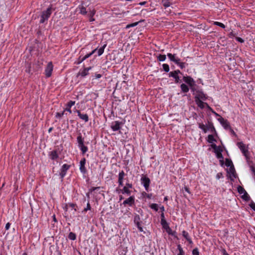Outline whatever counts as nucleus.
<instances>
[{"label":"nucleus","instance_id":"obj_1","mask_svg":"<svg viewBox=\"0 0 255 255\" xmlns=\"http://www.w3.org/2000/svg\"><path fill=\"white\" fill-rule=\"evenodd\" d=\"M53 10L54 9L52 8V7L50 6L48 7L46 10L42 11L40 16L41 19L40 20V23H43L46 20H47L50 17Z\"/></svg>","mask_w":255,"mask_h":255},{"label":"nucleus","instance_id":"obj_2","mask_svg":"<svg viewBox=\"0 0 255 255\" xmlns=\"http://www.w3.org/2000/svg\"><path fill=\"white\" fill-rule=\"evenodd\" d=\"M237 144L246 157L248 158L249 151L246 145L243 142H239Z\"/></svg>","mask_w":255,"mask_h":255},{"label":"nucleus","instance_id":"obj_3","mask_svg":"<svg viewBox=\"0 0 255 255\" xmlns=\"http://www.w3.org/2000/svg\"><path fill=\"white\" fill-rule=\"evenodd\" d=\"M227 171L231 180L234 181V179L236 178L237 176L234 166H231Z\"/></svg>","mask_w":255,"mask_h":255},{"label":"nucleus","instance_id":"obj_4","mask_svg":"<svg viewBox=\"0 0 255 255\" xmlns=\"http://www.w3.org/2000/svg\"><path fill=\"white\" fill-rule=\"evenodd\" d=\"M53 71V65L51 62L48 63L45 69V75L47 77L51 76Z\"/></svg>","mask_w":255,"mask_h":255},{"label":"nucleus","instance_id":"obj_5","mask_svg":"<svg viewBox=\"0 0 255 255\" xmlns=\"http://www.w3.org/2000/svg\"><path fill=\"white\" fill-rule=\"evenodd\" d=\"M142 183L143 184V186L145 187V190L147 191L148 189L149 183H150V179L149 178L146 176H143L141 178Z\"/></svg>","mask_w":255,"mask_h":255},{"label":"nucleus","instance_id":"obj_6","mask_svg":"<svg viewBox=\"0 0 255 255\" xmlns=\"http://www.w3.org/2000/svg\"><path fill=\"white\" fill-rule=\"evenodd\" d=\"M218 121L220 122L221 125L224 127L225 129L230 128V126L229 123L227 120L224 119L222 117H220L218 119Z\"/></svg>","mask_w":255,"mask_h":255},{"label":"nucleus","instance_id":"obj_7","mask_svg":"<svg viewBox=\"0 0 255 255\" xmlns=\"http://www.w3.org/2000/svg\"><path fill=\"white\" fill-rule=\"evenodd\" d=\"M125 174L123 171L120 172L119 174L118 183L119 185L122 186L123 185V179Z\"/></svg>","mask_w":255,"mask_h":255},{"label":"nucleus","instance_id":"obj_8","mask_svg":"<svg viewBox=\"0 0 255 255\" xmlns=\"http://www.w3.org/2000/svg\"><path fill=\"white\" fill-rule=\"evenodd\" d=\"M69 165H68L67 164H64L62 166V170L60 173V175L62 178H63L65 175L66 174V171L69 169Z\"/></svg>","mask_w":255,"mask_h":255},{"label":"nucleus","instance_id":"obj_9","mask_svg":"<svg viewBox=\"0 0 255 255\" xmlns=\"http://www.w3.org/2000/svg\"><path fill=\"white\" fill-rule=\"evenodd\" d=\"M167 56L169 57V58L170 59V60L171 61L174 62L176 64H179V63L180 59H177V58H175L174 54L172 55L171 53H168L167 54Z\"/></svg>","mask_w":255,"mask_h":255},{"label":"nucleus","instance_id":"obj_10","mask_svg":"<svg viewBox=\"0 0 255 255\" xmlns=\"http://www.w3.org/2000/svg\"><path fill=\"white\" fill-rule=\"evenodd\" d=\"M77 113H78V116L83 120H84L85 122H88L89 118L87 114H81L79 111H77Z\"/></svg>","mask_w":255,"mask_h":255},{"label":"nucleus","instance_id":"obj_11","mask_svg":"<svg viewBox=\"0 0 255 255\" xmlns=\"http://www.w3.org/2000/svg\"><path fill=\"white\" fill-rule=\"evenodd\" d=\"M85 163H86L85 158H83L80 161V169L81 171L83 173H85V172H86V169L85 167Z\"/></svg>","mask_w":255,"mask_h":255},{"label":"nucleus","instance_id":"obj_12","mask_svg":"<svg viewBox=\"0 0 255 255\" xmlns=\"http://www.w3.org/2000/svg\"><path fill=\"white\" fill-rule=\"evenodd\" d=\"M134 203V198L132 196H130L126 200H125L123 202V204H128L131 206Z\"/></svg>","mask_w":255,"mask_h":255},{"label":"nucleus","instance_id":"obj_13","mask_svg":"<svg viewBox=\"0 0 255 255\" xmlns=\"http://www.w3.org/2000/svg\"><path fill=\"white\" fill-rule=\"evenodd\" d=\"M222 149L221 147H219V149H217L216 150H215V152L216 154V156L219 159H223V156L222 154Z\"/></svg>","mask_w":255,"mask_h":255},{"label":"nucleus","instance_id":"obj_14","mask_svg":"<svg viewBox=\"0 0 255 255\" xmlns=\"http://www.w3.org/2000/svg\"><path fill=\"white\" fill-rule=\"evenodd\" d=\"M75 102L74 101H70L67 104V107L65 109V111H67L70 113H71V110H70L71 107L75 104Z\"/></svg>","mask_w":255,"mask_h":255},{"label":"nucleus","instance_id":"obj_15","mask_svg":"<svg viewBox=\"0 0 255 255\" xmlns=\"http://www.w3.org/2000/svg\"><path fill=\"white\" fill-rule=\"evenodd\" d=\"M120 123L119 122H115V124L111 126V128L114 131L118 130L120 128Z\"/></svg>","mask_w":255,"mask_h":255},{"label":"nucleus","instance_id":"obj_16","mask_svg":"<svg viewBox=\"0 0 255 255\" xmlns=\"http://www.w3.org/2000/svg\"><path fill=\"white\" fill-rule=\"evenodd\" d=\"M184 81L188 84L192 86V83L193 82V79L190 77H184Z\"/></svg>","mask_w":255,"mask_h":255},{"label":"nucleus","instance_id":"obj_17","mask_svg":"<svg viewBox=\"0 0 255 255\" xmlns=\"http://www.w3.org/2000/svg\"><path fill=\"white\" fill-rule=\"evenodd\" d=\"M97 50V49H94V50H93L92 51V52H91L89 54H86L84 57L82 58V59L80 61H79L77 63L79 64H80L82 62H83L84 60H85L86 59L88 58V57H89L91 55H92Z\"/></svg>","mask_w":255,"mask_h":255},{"label":"nucleus","instance_id":"obj_18","mask_svg":"<svg viewBox=\"0 0 255 255\" xmlns=\"http://www.w3.org/2000/svg\"><path fill=\"white\" fill-rule=\"evenodd\" d=\"M161 224L162 225L163 227L166 230L168 229L169 230H171L169 228L168 224L165 219H161Z\"/></svg>","mask_w":255,"mask_h":255},{"label":"nucleus","instance_id":"obj_19","mask_svg":"<svg viewBox=\"0 0 255 255\" xmlns=\"http://www.w3.org/2000/svg\"><path fill=\"white\" fill-rule=\"evenodd\" d=\"M182 235L184 236V237L189 242V243L190 244H192V242L191 240L189 237V235H188V233L187 232H186L185 231H183L182 232Z\"/></svg>","mask_w":255,"mask_h":255},{"label":"nucleus","instance_id":"obj_20","mask_svg":"<svg viewBox=\"0 0 255 255\" xmlns=\"http://www.w3.org/2000/svg\"><path fill=\"white\" fill-rule=\"evenodd\" d=\"M196 102L198 104V106L201 108H203L204 107V103L201 100H200L198 97H196Z\"/></svg>","mask_w":255,"mask_h":255},{"label":"nucleus","instance_id":"obj_21","mask_svg":"<svg viewBox=\"0 0 255 255\" xmlns=\"http://www.w3.org/2000/svg\"><path fill=\"white\" fill-rule=\"evenodd\" d=\"M181 88L183 92L187 93L189 91L188 86L185 84H182L181 85Z\"/></svg>","mask_w":255,"mask_h":255},{"label":"nucleus","instance_id":"obj_22","mask_svg":"<svg viewBox=\"0 0 255 255\" xmlns=\"http://www.w3.org/2000/svg\"><path fill=\"white\" fill-rule=\"evenodd\" d=\"M106 46H107V44H105L102 47H101L100 48H99L98 49V53L99 56L101 55L103 53L104 49L105 48V47Z\"/></svg>","mask_w":255,"mask_h":255},{"label":"nucleus","instance_id":"obj_23","mask_svg":"<svg viewBox=\"0 0 255 255\" xmlns=\"http://www.w3.org/2000/svg\"><path fill=\"white\" fill-rule=\"evenodd\" d=\"M91 67L84 69V70L80 74L82 76L84 77L88 74V71L91 69Z\"/></svg>","mask_w":255,"mask_h":255},{"label":"nucleus","instance_id":"obj_24","mask_svg":"<svg viewBox=\"0 0 255 255\" xmlns=\"http://www.w3.org/2000/svg\"><path fill=\"white\" fill-rule=\"evenodd\" d=\"M225 165L229 167H230L231 166H234L233 163L232 161H231V160L228 159V158H227L226 159Z\"/></svg>","mask_w":255,"mask_h":255},{"label":"nucleus","instance_id":"obj_25","mask_svg":"<svg viewBox=\"0 0 255 255\" xmlns=\"http://www.w3.org/2000/svg\"><path fill=\"white\" fill-rule=\"evenodd\" d=\"M179 73H180V71H179V70L174 71L173 72H171L169 73V76L175 78L176 77V76L178 75V74Z\"/></svg>","mask_w":255,"mask_h":255},{"label":"nucleus","instance_id":"obj_26","mask_svg":"<svg viewBox=\"0 0 255 255\" xmlns=\"http://www.w3.org/2000/svg\"><path fill=\"white\" fill-rule=\"evenodd\" d=\"M237 189H238V192L240 194H243L244 193H245V192H246V190L244 189V188L243 187H242V186H239L237 188Z\"/></svg>","mask_w":255,"mask_h":255},{"label":"nucleus","instance_id":"obj_27","mask_svg":"<svg viewBox=\"0 0 255 255\" xmlns=\"http://www.w3.org/2000/svg\"><path fill=\"white\" fill-rule=\"evenodd\" d=\"M162 4L163 5V6L165 7H169L170 6V5H171V3L168 0H163L162 1Z\"/></svg>","mask_w":255,"mask_h":255},{"label":"nucleus","instance_id":"obj_28","mask_svg":"<svg viewBox=\"0 0 255 255\" xmlns=\"http://www.w3.org/2000/svg\"><path fill=\"white\" fill-rule=\"evenodd\" d=\"M242 198L245 201H248L250 200V196L248 194L247 192H245L242 195Z\"/></svg>","mask_w":255,"mask_h":255},{"label":"nucleus","instance_id":"obj_29","mask_svg":"<svg viewBox=\"0 0 255 255\" xmlns=\"http://www.w3.org/2000/svg\"><path fill=\"white\" fill-rule=\"evenodd\" d=\"M80 9V13L82 14H86L87 12V11H86V8L83 6V5H81L80 7H79Z\"/></svg>","mask_w":255,"mask_h":255},{"label":"nucleus","instance_id":"obj_30","mask_svg":"<svg viewBox=\"0 0 255 255\" xmlns=\"http://www.w3.org/2000/svg\"><path fill=\"white\" fill-rule=\"evenodd\" d=\"M207 129H211V130L213 132V131H215V128H214L213 125L212 124H209L207 127Z\"/></svg>","mask_w":255,"mask_h":255},{"label":"nucleus","instance_id":"obj_31","mask_svg":"<svg viewBox=\"0 0 255 255\" xmlns=\"http://www.w3.org/2000/svg\"><path fill=\"white\" fill-rule=\"evenodd\" d=\"M51 158L52 159H56V158H57L58 155H57L56 151H52L51 153Z\"/></svg>","mask_w":255,"mask_h":255},{"label":"nucleus","instance_id":"obj_32","mask_svg":"<svg viewBox=\"0 0 255 255\" xmlns=\"http://www.w3.org/2000/svg\"><path fill=\"white\" fill-rule=\"evenodd\" d=\"M157 58L160 61H163L166 59V55L160 54L158 56Z\"/></svg>","mask_w":255,"mask_h":255},{"label":"nucleus","instance_id":"obj_33","mask_svg":"<svg viewBox=\"0 0 255 255\" xmlns=\"http://www.w3.org/2000/svg\"><path fill=\"white\" fill-rule=\"evenodd\" d=\"M69 238L72 240H75L76 239V235L72 232H70L69 234Z\"/></svg>","mask_w":255,"mask_h":255},{"label":"nucleus","instance_id":"obj_34","mask_svg":"<svg viewBox=\"0 0 255 255\" xmlns=\"http://www.w3.org/2000/svg\"><path fill=\"white\" fill-rule=\"evenodd\" d=\"M123 193H127L128 195H129L130 194V191L128 188L127 186H125L123 188Z\"/></svg>","mask_w":255,"mask_h":255},{"label":"nucleus","instance_id":"obj_35","mask_svg":"<svg viewBox=\"0 0 255 255\" xmlns=\"http://www.w3.org/2000/svg\"><path fill=\"white\" fill-rule=\"evenodd\" d=\"M215 139L214 138V136L212 135H209L208 136V141L209 143H212Z\"/></svg>","mask_w":255,"mask_h":255},{"label":"nucleus","instance_id":"obj_36","mask_svg":"<svg viewBox=\"0 0 255 255\" xmlns=\"http://www.w3.org/2000/svg\"><path fill=\"white\" fill-rule=\"evenodd\" d=\"M139 220H140V218H139V215L135 216L134 218V222H135V223L136 224V225L139 224Z\"/></svg>","mask_w":255,"mask_h":255},{"label":"nucleus","instance_id":"obj_37","mask_svg":"<svg viewBox=\"0 0 255 255\" xmlns=\"http://www.w3.org/2000/svg\"><path fill=\"white\" fill-rule=\"evenodd\" d=\"M199 127L202 129V130H204V131L205 132H207V128L206 127V126L204 125V124H199Z\"/></svg>","mask_w":255,"mask_h":255},{"label":"nucleus","instance_id":"obj_38","mask_svg":"<svg viewBox=\"0 0 255 255\" xmlns=\"http://www.w3.org/2000/svg\"><path fill=\"white\" fill-rule=\"evenodd\" d=\"M150 208L153 210H154L155 211H157L158 210V205L157 204H152L150 206Z\"/></svg>","mask_w":255,"mask_h":255},{"label":"nucleus","instance_id":"obj_39","mask_svg":"<svg viewBox=\"0 0 255 255\" xmlns=\"http://www.w3.org/2000/svg\"><path fill=\"white\" fill-rule=\"evenodd\" d=\"M162 66H163V68L165 72H168L169 71V67L168 65H167L166 64H163Z\"/></svg>","mask_w":255,"mask_h":255},{"label":"nucleus","instance_id":"obj_40","mask_svg":"<svg viewBox=\"0 0 255 255\" xmlns=\"http://www.w3.org/2000/svg\"><path fill=\"white\" fill-rule=\"evenodd\" d=\"M81 147V149L82 151V152L83 153H85L87 151V147L86 146H85V145H82L80 146Z\"/></svg>","mask_w":255,"mask_h":255},{"label":"nucleus","instance_id":"obj_41","mask_svg":"<svg viewBox=\"0 0 255 255\" xmlns=\"http://www.w3.org/2000/svg\"><path fill=\"white\" fill-rule=\"evenodd\" d=\"M178 248L179 251V253L178 254V255H184V252L180 245L178 246Z\"/></svg>","mask_w":255,"mask_h":255},{"label":"nucleus","instance_id":"obj_42","mask_svg":"<svg viewBox=\"0 0 255 255\" xmlns=\"http://www.w3.org/2000/svg\"><path fill=\"white\" fill-rule=\"evenodd\" d=\"M78 142L80 146L83 145V141L81 136H78L77 138Z\"/></svg>","mask_w":255,"mask_h":255},{"label":"nucleus","instance_id":"obj_43","mask_svg":"<svg viewBox=\"0 0 255 255\" xmlns=\"http://www.w3.org/2000/svg\"><path fill=\"white\" fill-rule=\"evenodd\" d=\"M138 23H139V22H134V23H131V24H128V25H127L126 28H129L130 27L135 26L137 25Z\"/></svg>","mask_w":255,"mask_h":255},{"label":"nucleus","instance_id":"obj_44","mask_svg":"<svg viewBox=\"0 0 255 255\" xmlns=\"http://www.w3.org/2000/svg\"><path fill=\"white\" fill-rule=\"evenodd\" d=\"M214 24L215 25L219 26H220L221 27H222V28H225V25L223 23L219 22H215Z\"/></svg>","mask_w":255,"mask_h":255},{"label":"nucleus","instance_id":"obj_45","mask_svg":"<svg viewBox=\"0 0 255 255\" xmlns=\"http://www.w3.org/2000/svg\"><path fill=\"white\" fill-rule=\"evenodd\" d=\"M192 254L193 255H199V253L197 248L194 249L192 251Z\"/></svg>","mask_w":255,"mask_h":255},{"label":"nucleus","instance_id":"obj_46","mask_svg":"<svg viewBox=\"0 0 255 255\" xmlns=\"http://www.w3.org/2000/svg\"><path fill=\"white\" fill-rule=\"evenodd\" d=\"M64 112H65V111H64L61 113H57L56 115V117H57V118H61V117H62L63 116Z\"/></svg>","mask_w":255,"mask_h":255},{"label":"nucleus","instance_id":"obj_47","mask_svg":"<svg viewBox=\"0 0 255 255\" xmlns=\"http://www.w3.org/2000/svg\"><path fill=\"white\" fill-rule=\"evenodd\" d=\"M249 205L251 208L255 211V203L252 201L251 202Z\"/></svg>","mask_w":255,"mask_h":255},{"label":"nucleus","instance_id":"obj_48","mask_svg":"<svg viewBox=\"0 0 255 255\" xmlns=\"http://www.w3.org/2000/svg\"><path fill=\"white\" fill-rule=\"evenodd\" d=\"M211 146L214 149V150H216L217 149H219V147H220V146H217L216 144H212L211 145Z\"/></svg>","mask_w":255,"mask_h":255},{"label":"nucleus","instance_id":"obj_49","mask_svg":"<svg viewBox=\"0 0 255 255\" xmlns=\"http://www.w3.org/2000/svg\"><path fill=\"white\" fill-rule=\"evenodd\" d=\"M236 39L237 40V41H238L239 42H240L241 43H243L244 42V40L241 37H237L236 38Z\"/></svg>","mask_w":255,"mask_h":255},{"label":"nucleus","instance_id":"obj_50","mask_svg":"<svg viewBox=\"0 0 255 255\" xmlns=\"http://www.w3.org/2000/svg\"><path fill=\"white\" fill-rule=\"evenodd\" d=\"M69 206L71 207L72 208H73L74 209V211H76V208H75V204H70L69 205H68Z\"/></svg>","mask_w":255,"mask_h":255},{"label":"nucleus","instance_id":"obj_51","mask_svg":"<svg viewBox=\"0 0 255 255\" xmlns=\"http://www.w3.org/2000/svg\"><path fill=\"white\" fill-rule=\"evenodd\" d=\"M68 206L69 205L68 204H65V206L63 207L65 212H67L68 211Z\"/></svg>","mask_w":255,"mask_h":255},{"label":"nucleus","instance_id":"obj_52","mask_svg":"<svg viewBox=\"0 0 255 255\" xmlns=\"http://www.w3.org/2000/svg\"><path fill=\"white\" fill-rule=\"evenodd\" d=\"M90 208H91V207H90V204H89V203H87V208H85V209H84V210H85V211H87V210H90Z\"/></svg>","mask_w":255,"mask_h":255},{"label":"nucleus","instance_id":"obj_53","mask_svg":"<svg viewBox=\"0 0 255 255\" xmlns=\"http://www.w3.org/2000/svg\"><path fill=\"white\" fill-rule=\"evenodd\" d=\"M95 11L93 10V11H91V12L90 13V17H93L94 16V15L95 14Z\"/></svg>","mask_w":255,"mask_h":255},{"label":"nucleus","instance_id":"obj_54","mask_svg":"<svg viewBox=\"0 0 255 255\" xmlns=\"http://www.w3.org/2000/svg\"><path fill=\"white\" fill-rule=\"evenodd\" d=\"M10 226V224L9 223H7L5 225V229L6 230H8L9 228V227Z\"/></svg>","mask_w":255,"mask_h":255},{"label":"nucleus","instance_id":"obj_55","mask_svg":"<svg viewBox=\"0 0 255 255\" xmlns=\"http://www.w3.org/2000/svg\"><path fill=\"white\" fill-rule=\"evenodd\" d=\"M126 186H127L128 189L131 188L132 187V185H131V184H130V183H127Z\"/></svg>","mask_w":255,"mask_h":255},{"label":"nucleus","instance_id":"obj_56","mask_svg":"<svg viewBox=\"0 0 255 255\" xmlns=\"http://www.w3.org/2000/svg\"><path fill=\"white\" fill-rule=\"evenodd\" d=\"M184 189H185V191H186L188 193H189V194H190V191H189V189L187 187H186V186L184 187Z\"/></svg>","mask_w":255,"mask_h":255},{"label":"nucleus","instance_id":"obj_57","mask_svg":"<svg viewBox=\"0 0 255 255\" xmlns=\"http://www.w3.org/2000/svg\"><path fill=\"white\" fill-rule=\"evenodd\" d=\"M137 228H138V229L139 230V231L140 232H142L143 231L142 228L141 227V226L140 225V224H138V225H137Z\"/></svg>","mask_w":255,"mask_h":255},{"label":"nucleus","instance_id":"obj_58","mask_svg":"<svg viewBox=\"0 0 255 255\" xmlns=\"http://www.w3.org/2000/svg\"><path fill=\"white\" fill-rule=\"evenodd\" d=\"M229 129L232 134H233L234 135H236L235 131L233 130V129L231 128H230Z\"/></svg>","mask_w":255,"mask_h":255},{"label":"nucleus","instance_id":"obj_59","mask_svg":"<svg viewBox=\"0 0 255 255\" xmlns=\"http://www.w3.org/2000/svg\"><path fill=\"white\" fill-rule=\"evenodd\" d=\"M100 187H93L91 190V191H95V190L97 189H99Z\"/></svg>","mask_w":255,"mask_h":255},{"label":"nucleus","instance_id":"obj_60","mask_svg":"<svg viewBox=\"0 0 255 255\" xmlns=\"http://www.w3.org/2000/svg\"><path fill=\"white\" fill-rule=\"evenodd\" d=\"M178 64H179V66H180V67L181 68H183V67H184V63H180V62H179V63Z\"/></svg>","mask_w":255,"mask_h":255},{"label":"nucleus","instance_id":"obj_61","mask_svg":"<svg viewBox=\"0 0 255 255\" xmlns=\"http://www.w3.org/2000/svg\"><path fill=\"white\" fill-rule=\"evenodd\" d=\"M179 78L178 76V75H177V76H176V77L175 78V81H176V82H177H177H178V81H179Z\"/></svg>","mask_w":255,"mask_h":255},{"label":"nucleus","instance_id":"obj_62","mask_svg":"<svg viewBox=\"0 0 255 255\" xmlns=\"http://www.w3.org/2000/svg\"><path fill=\"white\" fill-rule=\"evenodd\" d=\"M252 170L255 176V168L254 167H252Z\"/></svg>","mask_w":255,"mask_h":255},{"label":"nucleus","instance_id":"obj_63","mask_svg":"<svg viewBox=\"0 0 255 255\" xmlns=\"http://www.w3.org/2000/svg\"><path fill=\"white\" fill-rule=\"evenodd\" d=\"M26 71L27 72V73H30V65H28V69H26Z\"/></svg>","mask_w":255,"mask_h":255},{"label":"nucleus","instance_id":"obj_64","mask_svg":"<svg viewBox=\"0 0 255 255\" xmlns=\"http://www.w3.org/2000/svg\"><path fill=\"white\" fill-rule=\"evenodd\" d=\"M53 221H54L55 222H57V220H56V217H55V215H54L53 216Z\"/></svg>","mask_w":255,"mask_h":255}]
</instances>
